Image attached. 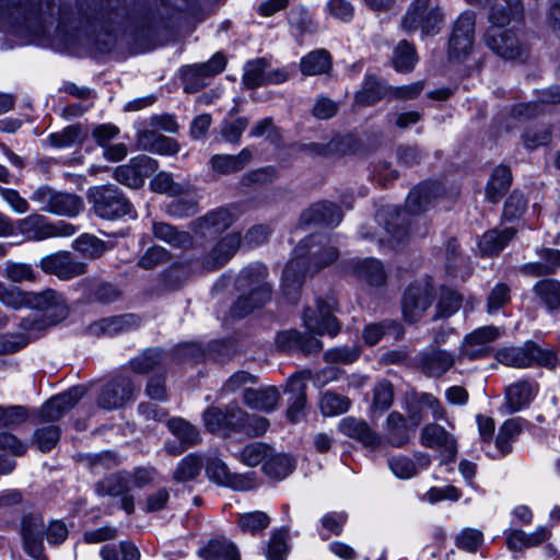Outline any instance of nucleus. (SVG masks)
I'll return each mask as SVG.
<instances>
[{"label": "nucleus", "mask_w": 560, "mask_h": 560, "mask_svg": "<svg viewBox=\"0 0 560 560\" xmlns=\"http://www.w3.org/2000/svg\"><path fill=\"white\" fill-rule=\"evenodd\" d=\"M266 61L264 59H256L248 61L245 65L243 82L249 89L266 84Z\"/></svg>", "instance_id": "63"}, {"label": "nucleus", "mask_w": 560, "mask_h": 560, "mask_svg": "<svg viewBox=\"0 0 560 560\" xmlns=\"http://www.w3.org/2000/svg\"><path fill=\"white\" fill-rule=\"evenodd\" d=\"M137 141L141 150L152 153L173 155L179 151V144L175 139L159 135L154 130L140 132Z\"/></svg>", "instance_id": "34"}, {"label": "nucleus", "mask_w": 560, "mask_h": 560, "mask_svg": "<svg viewBox=\"0 0 560 560\" xmlns=\"http://www.w3.org/2000/svg\"><path fill=\"white\" fill-rule=\"evenodd\" d=\"M420 440L422 445L442 450L452 458L456 455L457 446L454 436L439 424L430 423L424 425L421 430Z\"/></svg>", "instance_id": "32"}, {"label": "nucleus", "mask_w": 560, "mask_h": 560, "mask_svg": "<svg viewBox=\"0 0 560 560\" xmlns=\"http://www.w3.org/2000/svg\"><path fill=\"white\" fill-rule=\"evenodd\" d=\"M440 191L441 188L435 183H425L415 187L406 199L407 211L413 214L425 211Z\"/></svg>", "instance_id": "36"}, {"label": "nucleus", "mask_w": 560, "mask_h": 560, "mask_svg": "<svg viewBox=\"0 0 560 560\" xmlns=\"http://www.w3.org/2000/svg\"><path fill=\"white\" fill-rule=\"evenodd\" d=\"M349 407L350 400L347 397L329 390L323 394L319 401L320 411L326 417L343 413Z\"/></svg>", "instance_id": "62"}, {"label": "nucleus", "mask_w": 560, "mask_h": 560, "mask_svg": "<svg viewBox=\"0 0 560 560\" xmlns=\"http://www.w3.org/2000/svg\"><path fill=\"white\" fill-rule=\"evenodd\" d=\"M538 393V384L530 380H520L505 388V409L513 413L527 407Z\"/></svg>", "instance_id": "27"}, {"label": "nucleus", "mask_w": 560, "mask_h": 560, "mask_svg": "<svg viewBox=\"0 0 560 560\" xmlns=\"http://www.w3.org/2000/svg\"><path fill=\"white\" fill-rule=\"evenodd\" d=\"M32 291H23L18 287L0 281V303L12 310L30 308Z\"/></svg>", "instance_id": "47"}, {"label": "nucleus", "mask_w": 560, "mask_h": 560, "mask_svg": "<svg viewBox=\"0 0 560 560\" xmlns=\"http://www.w3.org/2000/svg\"><path fill=\"white\" fill-rule=\"evenodd\" d=\"M131 491L126 472L108 476L97 483V492L117 499L119 508L128 514L135 512V500Z\"/></svg>", "instance_id": "19"}, {"label": "nucleus", "mask_w": 560, "mask_h": 560, "mask_svg": "<svg viewBox=\"0 0 560 560\" xmlns=\"http://www.w3.org/2000/svg\"><path fill=\"white\" fill-rule=\"evenodd\" d=\"M511 179L510 168L506 166L495 167L487 186V198L492 202H497L509 189Z\"/></svg>", "instance_id": "49"}, {"label": "nucleus", "mask_w": 560, "mask_h": 560, "mask_svg": "<svg viewBox=\"0 0 560 560\" xmlns=\"http://www.w3.org/2000/svg\"><path fill=\"white\" fill-rule=\"evenodd\" d=\"M199 556L205 560H241L236 546L225 538L209 541Z\"/></svg>", "instance_id": "43"}, {"label": "nucleus", "mask_w": 560, "mask_h": 560, "mask_svg": "<svg viewBox=\"0 0 560 560\" xmlns=\"http://www.w3.org/2000/svg\"><path fill=\"white\" fill-rule=\"evenodd\" d=\"M463 305V296L450 288H441L439 291L433 320L453 316Z\"/></svg>", "instance_id": "38"}, {"label": "nucleus", "mask_w": 560, "mask_h": 560, "mask_svg": "<svg viewBox=\"0 0 560 560\" xmlns=\"http://www.w3.org/2000/svg\"><path fill=\"white\" fill-rule=\"evenodd\" d=\"M84 387L77 386L68 392L52 397L40 409L42 421L51 422L59 420L67 411L84 396Z\"/></svg>", "instance_id": "25"}, {"label": "nucleus", "mask_w": 560, "mask_h": 560, "mask_svg": "<svg viewBox=\"0 0 560 560\" xmlns=\"http://www.w3.org/2000/svg\"><path fill=\"white\" fill-rule=\"evenodd\" d=\"M524 420L522 418H512L503 422L495 436V446L501 455H506L512 451V443L521 434Z\"/></svg>", "instance_id": "42"}, {"label": "nucleus", "mask_w": 560, "mask_h": 560, "mask_svg": "<svg viewBox=\"0 0 560 560\" xmlns=\"http://www.w3.org/2000/svg\"><path fill=\"white\" fill-rule=\"evenodd\" d=\"M377 221L383 224V234L378 236V242L382 245H387L392 248H397L406 242L410 232L405 224L407 223L406 211L399 210L396 207L383 208L377 213Z\"/></svg>", "instance_id": "10"}, {"label": "nucleus", "mask_w": 560, "mask_h": 560, "mask_svg": "<svg viewBox=\"0 0 560 560\" xmlns=\"http://www.w3.org/2000/svg\"><path fill=\"white\" fill-rule=\"evenodd\" d=\"M137 323L138 319L135 315L127 314L112 318H103L100 322L93 324L91 329L95 332L101 331L107 335H115L128 329L131 326L137 325Z\"/></svg>", "instance_id": "52"}, {"label": "nucleus", "mask_w": 560, "mask_h": 560, "mask_svg": "<svg viewBox=\"0 0 560 560\" xmlns=\"http://www.w3.org/2000/svg\"><path fill=\"white\" fill-rule=\"evenodd\" d=\"M3 276L13 283H22L24 281L34 282L37 273L30 264L7 261Z\"/></svg>", "instance_id": "61"}, {"label": "nucleus", "mask_w": 560, "mask_h": 560, "mask_svg": "<svg viewBox=\"0 0 560 560\" xmlns=\"http://www.w3.org/2000/svg\"><path fill=\"white\" fill-rule=\"evenodd\" d=\"M166 213L173 218H187L199 211L198 199L194 196H184L172 200L165 209Z\"/></svg>", "instance_id": "60"}, {"label": "nucleus", "mask_w": 560, "mask_h": 560, "mask_svg": "<svg viewBox=\"0 0 560 560\" xmlns=\"http://www.w3.org/2000/svg\"><path fill=\"white\" fill-rule=\"evenodd\" d=\"M304 218L308 222L337 225L340 223L342 214L335 203L323 201L314 205L304 213Z\"/></svg>", "instance_id": "44"}, {"label": "nucleus", "mask_w": 560, "mask_h": 560, "mask_svg": "<svg viewBox=\"0 0 560 560\" xmlns=\"http://www.w3.org/2000/svg\"><path fill=\"white\" fill-rule=\"evenodd\" d=\"M310 371H302L292 375L287 382L285 393L290 394L287 417L292 423L300 422L305 417L306 381L310 380Z\"/></svg>", "instance_id": "17"}, {"label": "nucleus", "mask_w": 560, "mask_h": 560, "mask_svg": "<svg viewBox=\"0 0 560 560\" xmlns=\"http://www.w3.org/2000/svg\"><path fill=\"white\" fill-rule=\"evenodd\" d=\"M417 61L418 57L413 46L407 40L399 42L393 55L394 68L399 72L410 71Z\"/></svg>", "instance_id": "55"}, {"label": "nucleus", "mask_w": 560, "mask_h": 560, "mask_svg": "<svg viewBox=\"0 0 560 560\" xmlns=\"http://www.w3.org/2000/svg\"><path fill=\"white\" fill-rule=\"evenodd\" d=\"M235 220L232 210L220 207L192 221L191 229L200 236H208L224 232Z\"/></svg>", "instance_id": "20"}, {"label": "nucleus", "mask_w": 560, "mask_h": 560, "mask_svg": "<svg viewBox=\"0 0 560 560\" xmlns=\"http://www.w3.org/2000/svg\"><path fill=\"white\" fill-rule=\"evenodd\" d=\"M45 524L38 514L26 515L22 520V536L24 550L33 558H37L43 550Z\"/></svg>", "instance_id": "29"}, {"label": "nucleus", "mask_w": 560, "mask_h": 560, "mask_svg": "<svg viewBox=\"0 0 560 560\" xmlns=\"http://www.w3.org/2000/svg\"><path fill=\"white\" fill-rule=\"evenodd\" d=\"M455 364L454 355L439 348H430L419 355V365L424 374L439 377Z\"/></svg>", "instance_id": "31"}, {"label": "nucleus", "mask_w": 560, "mask_h": 560, "mask_svg": "<svg viewBox=\"0 0 560 560\" xmlns=\"http://www.w3.org/2000/svg\"><path fill=\"white\" fill-rule=\"evenodd\" d=\"M135 386L130 378L119 376L109 382L102 390L97 404L113 410L122 407L133 397Z\"/></svg>", "instance_id": "21"}, {"label": "nucleus", "mask_w": 560, "mask_h": 560, "mask_svg": "<svg viewBox=\"0 0 560 560\" xmlns=\"http://www.w3.org/2000/svg\"><path fill=\"white\" fill-rule=\"evenodd\" d=\"M515 235V230L505 228L503 230H491L483 234L478 245L483 255H497Z\"/></svg>", "instance_id": "40"}, {"label": "nucleus", "mask_w": 560, "mask_h": 560, "mask_svg": "<svg viewBox=\"0 0 560 560\" xmlns=\"http://www.w3.org/2000/svg\"><path fill=\"white\" fill-rule=\"evenodd\" d=\"M475 15L464 12L455 21L448 42V58L453 61L464 60L472 49Z\"/></svg>", "instance_id": "12"}, {"label": "nucleus", "mask_w": 560, "mask_h": 560, "mask_svg": "<svg viewBox=\"0 0 560 560\" xmlns=\"http://www.w3.org/2000/svg\"><path fill=\"white\" fill-rule=\"evenodd\" d=\"M270 524V517L261 511L243 513L238 516L237 525L241 530L256 535L266 529Z\"/></svg>", "instance_id": "58"}, {"label": "nucleus", "mask_w": 560, "mask_h": 560, "mask_svg": "<svg viewBox=\"0 0 560 560\" xmlns=\"http://www.w3.org/2000/svg\"><path fill=\"white\" fill-rule=\"evenodd\" d=\"M277 347L283 351H301L305 354L315 353L322 350L323 343L314 336L290 329L279 332L276 338Z\"/></svg>", "instance_id": "28"}, {"label": "nucleus", "mask_w": 560, "mask_h": 560, "mask_svg": "<svg viewBox=\"0 0 560 560\" xmlns=\"http://www.w3.org/2000/svg\"><path fill=\"white\" fill-rule=\"evenodd\" d=\"M535 294L550 311L560 307V282L555 279H545L534 285Z\"/></svg>", "instance_id": "50"}, {"label": "nucleus", "mask_w": 560, "mask_h": 560, "mask_svg": "<svg viewBox=\"0 0 560 560\" xmlns=\"http://www.w3.org/2000/svg\"><path fill=\"white\" fill-rule=\"evenodd\" d=\"M338 427L342 434L360 442L365 447L377 448L383 445L382 435L373 430L365 420L347 417L340 420Z\"/></svg>", "instance_id": "24"}, {"label": "nucleus", "mask_w": 560, "mask_h": 560, "mask_svg": "<svg viewBox=\"0 0 560 560\" xmlns=\"http://www.w3.org/2000/svg\"><path fill=\"white\" fill-rule=\"evenodd\" d=\"M202 458L197 454L185 456L176 466L173 479L177 482H185L196 478L202 468Z\"/></svg>", "instance_id": "54"}, {"label": "nucleus", "mask_w": 560, "mask_h": 560, "mask_svg": "<svg viewBox=\"0 0 560 560\" xmlns=\"http://www.w3.org/2000/svg\"><path fill=\"white\" fill-rule=\"evenodd\" d=\"M267 268L259 262L252 264L240 272L236 278V287L242 294L231 307L233 317L242 318L255 308L265 305L271 296L270 285L265 281Z\"/></svg>", "instance_id": "2"}, {"label": "nucleus", "mask_w": 560, "mask_h": 560, "mask_svg": "<svg viewBox=\"0 0 560 560\" xmlns=\"http://www.w3.org/2000/svg\"><path fill=\"white\" fill-rule=\"evenodd\" d=\"M120 0H98L89 8L84 16V28L95 32L98 27L105 30V24L114 23L120 16Z\"/></svg>", "instance_id": "23"}, {"label": "nucleus", "mask_w": 560, "mask_h": 560, "mask_svg": "<svg viewBox=\"0 0 560 560\" xmlns=\"http://www.w3.org/2000/svg\"><path fill=\"white\" fill-rule=\"evenodd\" d=\"M38 266L45 273L54 275L61 280H70L86 272V264L66 250L42 257Z\"/></svg>", "instance_id": "14"}, {"label": "nucleus", "mask_w": 560, "mask_h": 560, "mask_svg": "<svg viewBox=\"0 0 560 560\" xmlns=\"http://www.w3.org/2000/svg\"><path fill=\"white\" fill-rule=\"evenodd\" d=\"M338 257V249L325 235H311L302 240L283 270L282 290L287 299L295 303L306 275L319 272Z\"/></svg>", "instance_id": "1"}, {"label": "nucleus", "mask_w": 560, "mask_h": 560, "mask_svg": "<svg viewBox=\"0 0 560 560\" xmlns=\"http://www.w3.org/2000/svg\"><path fill=\"white\" fill-rule=\"evenodd\" d=\"M504 5H494L491 8L489 20L490 27H500L505 30L511 22H518L523 18L522 0H504Z\"/></svg>", "instance_id": "37"}, {"label": "nucleus", "mask_w": 560, "mask_h": 560, "mask_svg": "<svg viewBox=\"0 0 560 560\" xmlns=\"http://www.w3.org/2000/svg\"><path fill=\"white\" fill-rule=\"evenodd\" d=\"M30 308L37 310L40 314L24 317L20 327L34 335L57 325L66 319L69 314L68 303L63 294L54 289H45L39 292L32 291Z\"/></svg>", "instance_id": "3"}, {"label": "nucleus", "mask_w": 560, "mask_h": 560, "mask_svg": "<svg viewBox=\"0 0 560 560\" xmlns=\"http://www.w3.org/2000/svg\"><path fill=\"white\" fill-rule=\"evenodd\" d=\"M294 469L293 459L283 454H275L270 448V455L262 465L264 472L270 478L283 479Z\"/></svg>", "instance_id": "48"}, {"label": "nucleus", "mask_w": 560, "mask_h": 560, "mask_svg": "<svg viewBox=\"0 0 560 560\" xmlns=\"http://www.w3.org/2000/svg\"><path fill=\"white\" fill-rule=\"evenodd\" d=\"M413 431L400 412L392 411L384 424L383 444L402 447L410 441Z\"/></svg>", "instance_id": "30"}, {"label": "nucleus", "mask_w": 560, "mask_h": 560, "mask_svg": "<svg viewBox=\"0 0 560 560\" xmlns=\"http://www.w3.org/2000/svg\"><path fill=\"white\" fill-rule=\"evenodd\" d=\"M497 360L506 365L517 369L529 366L528 342L522 347H506L495 354Z\"/></svg>", "instance_id": "51"}, {"label": "nucleus", "mask_w": 560, "mask_h": 560, "mask_svg": "<svg viewBox=\"0 0 560 560\" xmlns=\"http://www.w3.org/2000/svg\"><path fill=\"white\" fill-rule=\"evenodd\" d=\"M394 401V389L389 382L381 381L373 389V400L371 405V412L383 413L390 408Z\"/></svg>", "instance_id": "56"}, {"label": "nucleus", "mask_w": 560, "mask_h": 560, "mask_svg": "<svg viewBox=\"0 0 560 560\" xmlns=\"http://www.w3.org/2000/svg\"><path fill=\"white\" fill-rule=\"evenodd\" d=\"M434 295V288L428 281L410 284L402 300V315L405 320L408 323L420 320L431 307Z\"/></svg>", "instance_id": "9"}, {"label": "nucleus", "mask_w": 560, "mask_h": 560, "mask_svg": "<svg viewBox=\"0 0 560 560\" xmlns=\"http://www.w3.org/2000/svg\"><path fill=\"white\" fill-rule=\"evenodd\" d=\"M163 351L160 349H148L130 361L132 371L143 374L160 366L163 362Z\"/></svg>", "instance_id": "59"}, {"label": "nucleus", "mask_w": 560, "mask_h": 560, "mask_svg": "<svg viewBox=\"0 0 560 560\" xmlns=\"http://www.w3.org/2000/svg\"><path fill=\"white\" fill-rule=\"evenodd\" d=\"M485 40L494 54L505 60L523 59L527 56V47L515 28L489 27Z\"/></svg>", "instance_id": "8"}, {"label": "nucleus", "mask_w": 560, "mask_h": 560, "mask_svg": "<svg viewBox=\"0 0 560 560\" xmlns=\"http://www.w3.org/2000/svg\"><path fill=\"white\" fill-rule=\"evenodd\" d=\"M331 69V57L325 49H316L301 59L300 70L304 75H318Z\"/></svg>", "instance_id": "41"}, {"label": "nucleus", "mask_w": 560, "mask_h": 560, "mask_svg": "<svg viewBox=\"0 0 560 560\" xmlns=\"http://www.w3.org/2000/svg\"><path fill=\"white\" fill-rule=\"evenodd\" d=\"M335 310V301L329 300H316V307L306 308L303 315V322L305 328L314 335L322 336L328 334L331 337L338 335L340 330L339 323L336 317L332 316Z\"/></svg>", "instance_id": "11"}, {"label": "nucleus", "mask_w": 560, "mask_h": 560, "mask_svg": "<svg viewBox=\"0 0 560 560\" xmlns=\"http://www.w3.org/2000/svg\"><path fill=\"white\" fill-rule=\"evenodd\" d=\"M443 20L444 13L434 0H412L400 26L406 33L420 32L422 37L435 36L441 32Z\"/></svg>", "instance_id": "4"}, {"label": "nucleus", "mask_w": 560, "mask_h": 560, "mask_svg": "<svg viewBox=\"0 0 560 560\" xmlns=\"http://www.w3.org/2000/svg\"><path fill=\"white\" fill-rule=\"evenodd\" d=\"M357 276L366 281L370 285L380 287L386 281V272L380 260L366 258L355 266Z\"/></svg>", "instance_id": "46"}, {"label": "nucleus", "mask_w": 560, "mask_h": 560, "mask_svg": "<svg viewBox=\"0 0 560 560\" xmlns=\"http://www.w3.org/2000/svg\"><path fill=\"white\" fill-rule=\"evenodd\" d=\"M280 392L276 386H267L259 389H246L244 404L255 410L271 412L279 404Z\"/></svg>", "instance_id": "35"}, {"label": "nucleus", "mask_w": 560, "mask_h": 560, "mask_svg": "<svg viewBox=\"0 0 560 560\" xmlns=\"http://www.w3.org/2000/svg\"><path fill=\"white\" fill-rule=\"evenodd\" d=\"M206 474L218 485L247 491L255 487V481L249 476L231 474L228 466L219 458L209 459L206 465Z\"/></svg>", "instance_id": "22"}, {"label": "nucleus", "mask_w": 560, "mask_h": 560, "mask_svg": "<svg viewBox=\"0 0 560 560\" xmlns=\"http://www.w3.org/2000/svg\"><path fill=\"white\" fill-rule=\"evenodd\" d=\"M84 135L79 125L68 126L59 132L50 133L48 141L50 145L58 149L69 148L77 143H82Z\"/></svg>", "instance_id": "57"}, {"label": "nucleus", "mask_w": 560, "mask_h": 560, "mask_svg": "<svg viewBox=\"0 0 560 560\" xmlns=\"http://www.w3.org/2000/svg\"><path fill=\"white\" fill-rule=\"evenodd\" d=\"M499 329L494 326H482L465 336L460 354L469 359H479L487 357L492 347V342L499 337Z\"/></svg>", "instance_id": "18"}, {"label": "nucleus", "mask_w": 560, "mask_h": 560, "mask_svg": "<svg viewBox=\"0 0 560 560\" xmlns=\"http://www.w3.org/2000/svg\"><path fill=\"white\" fill-rule=\"evenodd\" d=\"M158 167V162L148 155L132 158L128 164L120 165L115 171V178L131 188L143 185L144 178L150 176Z\"/></svg>", "instance_id": "16"}, {"label": "nucleus", "mask_w": 560, "mask_h": 560, "mask_svg": "<svg viewBox=\"0 0 560 560\" xmlns=\"http://www.w3.org/2000/svg\"><path fill=\"white\" fill-rule=\"evenodd\" d=\"M89 200L97 217L114 220L131 213L132 206L114 185H102L90 188Z\"/></svg>", "instance_id": "5"}, {"label": "nucleus", "mask_w": 560, "mask_h": 560, "mask_svg": "<svg viewBox=\"0 0 560 560\" xmlns=\"http://www.w3.org/2000/svg\"><path fill=\"white\" fill-rule=\"evenodd\" d=\"M152 231L156 238L173 247L185 248L191 244V236L188 232L179 231L168 223L155 222Z\"/></svg>", "instance_id": "45"}, {"label": "nucleus", "mask_w": 560, "mask_h": 560, "mask_svg": "<svg viewBox=\"0 0 560 560\" xmlns=\"http://www.w3.org/2000/svg\"><path fill=\"white\" fill-rule=\"evenodd\" d=\"M253 152L245 148L238 154H214L210 159V166L217 175H230L242 171L252 160Z\"/></svg>", "instance_id": "33"}, {"label": "nucleus", "mask_w": 560, "mask_h": 560, "mask_svg": "<svg viewBox=\"0 0 560 560\" xmlns=\"http://www.w3.org/2000/svg\"><path fill=\"white\" fill-rule=\"evenodd\" d=\"M225 66V57L221 54H215L207 62L186 66L182 70L184 90L187 93L198 92L208 84V79L221 73Z\"/></svg>", "instance_id": "13"}, {"label": "nucleus", "mask_w": 560, "mask_h": 560, "mask_svg": "<svg viewBox=\"0 0 560 560\" xmlns=\"http://www.w3.org/2000/svg\"><path fill=\"white\" fill-rule=\"evenodd\" d=\"M16 230L30 241H43L50 237L71 236L77 232L74 225L65 221L51 223L46 217L33 213L16 222Z\"/></svg>", "instance_id": "7"}, {"label": "nucleus", "mask_w": 560, "mask_h": 560, "mask_svg": "<svg viewBox=\"0 0 560 560\" xmlns=\"http://www.w3.org/2000/svg\"><path fill=\"white\" fill-rule=\"evenodd\" d=\"M270 455V447L262 442H253L243 447L236 458L248 467H256L265 464Z\"/></svg>", "instance_id": "53"}, {"label": "nucleus", "mask_w": 560, "mask_h": 560, "mask_svg": "<svg viewBox=\"0 0 560 560\" xmlns=\"http://www.w3.org/2000/svg\"><path fill=\"white\" fill-rule=\"evenodd\" d=\"M74 248L90 258L102 256L108 246L94 235L83 234L74 241Z\"/></svg>", "instance_id": "64"}, {"label": "nucleus", "mask_w": 560, "mask_h": 560, "mask_svg": "<svg viewBox=\"0 0 560 560\" xmlns=\"http://www.w3.org/2000/svg\"><path fill=\"white\" fill-rule=\"evenodd\" d=\"M242 236L240 233H229L223 236L211 250L203 257L202 265L206 269H217L228 262L237 252Z\"/></svg>", "instance_id": "26"}, {"label": "nucleus", "mask_w": 560, "mask_h": 560, "mask_svg": "<svg viewBox=\"0 0 560 560\" xmlns=\"http://www.w3.org/2000/svg\"><path fill=\"white\" fill-rule=\"evenodd\" d=\"M167 429L176 438L177 441H166L164 444L165 452L171 456H178L189 447L200 442V433L197 427L180 417L171 418Z\"/></svg>", "instance_id": "15"}, {"label": "nucleus", "mask_w": 560, "mask_h": 560, "mask_svg": "<svg viewBox=\"0 0 560 560\" xmlns=\"http://www.w3.org/2000/svg\"><path fill=\"white\" fill-rule=\"evenodd\" d=\"M549 534L550 532L547 527H538L532 534L513 529L508 534L506 544L511 550H522L538 546L549 537Z\"/></svg>", "instance_id": "39"}, {"label": "nucleus", "mask_w": 560, "mask_h": 560, "mask_svg": "<svg viewBox=\"0 0 560 560\" xmlns=\"http://www.w3.org/2000/svg\"><path fill=\"white\" fill-rule=\"evenodd\" d=\"M31 200L39 205V209L63 217H75L83 209L82 199L73 194L57 191L48 186L38 187Z\"/></svg>", "instance_id": "6"}]
</instances>
